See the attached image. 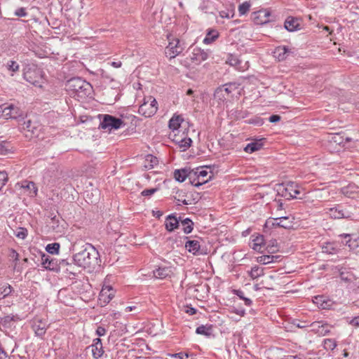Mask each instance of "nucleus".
Returning a JSON list of instances; mask_svg holds the SVG:
<instances>
[{
	"mask_svg": "<svg viewBox=\"0 0 359 359\" xmlns=\"http://www.w3.org/2000/svg\"><path fill=\"white\" fill-rule=\"evenodd\" d=\"M75 264L89 271L95 269L99 266V253L90 244L88 245L84 250L75 254L73 257Z\"/></svg>",
	"mask_w": 359,
	"mask_h": 359,
	"instance_id": "obj_1",
	"label": "nucleus"
},
{
	"mask_svg": "<svg viewBox=\"0 0 359 359\" xmlns=\"http://www.w3.org/2000/svg\"><path fill=\"white\" fill-rule=\"evenodd\" d=\"M65 88L70 95L83 99L90 94L92 86L80 77H74L67 81Z\"/></svg>",
	"mask_w": 359,
	"mask_h": 359,
	"instance_id": "obj_2",
	"label": "nucleus"
},
{
	"mask_svg": "<svg viewBox=\"0 0 359 359\" xmlns=\"http://www.w3.org/2000/svg\"><path fill=\"white\" fill-rule=\"evenodd\" d=\"M99 118L100 120L99 128L109 132L119 129L126 125L122 119L109 114H100Z\"/></svg>",
	"mask_w": 359,
	"mask_h": 359,
	"instance_id": "obj_3",
	"label": "nucleus"
},
{
	"mask_svg": "<svg viewBox=\"0 0 359 359\" xmlns=\"http://www.w3.org/2000/svg\"><path fill=\"white\" fill-rule=\"evenodd\" d=\"M24 79L34 86L41 87L43 83V72L36 66L28 67L25 69Z\"/></svg>",
	"mask_w": 359,
	"mask_h": 359,
	"instance_id": "obj_4",
	"label": "nucleus"
},
{
	"mask_svg": "<svg viewBox=\"0 0 359 359\" xmlns=\"http://www.w3.org/2000/svg\"><path fill=\"white\" fill-rule=\"evenodd\" d=\"M157 110V101L154 97L149 96L144 98V102L139 107L138 112L145 117H151L156 113Z\"/></svg>",
	"mask_w": 359,
	"mask_h": 359,
	"instance_id": "obj_5",
	"label": "nucleus"
},
{
	"mask_svg": "<svg viewBox=\"0 0 359 359\" xmlns=\"http://www.w3.org/2000/svg\"><path fill=\"white\" fill-rule=\"evenodd\" d=\"M238 88L236 83H229L218 87L214 93V98L221 102H224L233 91Z\"/></svg>",
	"mask_w": 359,
	"mask_h": 359,
	"instance_id": "obj_6",
	"label": "nucleus"
},
{
	"mask_svg": "<svg viewBox=\"0 0 359 359\" xmlns=\"http://www.w3.org/2000/svg\"><path fill=\"white\" fill-rule=\"evenodd\" d=\"M168 39L170 41L165 47V53L170 59H172L183 51L184 47L180 44L178 39L175 38L170 41V36H168Z\"/></svg>",
	"mask_w": 359,
	"mask_h": 359,
	"instance_id": "obj_7",
	"label": "nucleus"
},
{
	"mask_svg": "<svg viewBox=\"0 0 359 359\" xmlns=\"http://www.w3.org/2000/svg\"><path fill=\"white\" fill-rule=\"evenodd\" d=\"M191 170L192 173L195 175L191 179V184L194 187H199L208 182L211 179V176L208 178H205L208 176V172L203 168H197L195 170Z\"/></svg>",
	"mask_w": 359,
	"mask_h": 359,
	"instance_id": "obj_8",
	"label": "nucleus"
},
{
	"mask_svg": "<svg viewBox=\"0 0 359 359\" xmlns=\"http://www.w3.org/2000/svg\"><path fill=\"white\" fill-rule=\"evenodd\" d=\"M190 50L191 51L189 57L191 61L196 65L200 64L208 57V53L198 47H191Z\"/></svg>",
	"mask_w": 359,
	"mask_h": 359,
	"instance_id": "obj_9",
	"label": "nucleus"
},
{
	"mask_svg": "<svg viewBox=\"0 0 359 359\" xmlns=\"http://www.w3.org/2000/svg\"><path fill=\"white\" fill-rule=\"evenodd\" d=\"M48 327V322L45 319L34 318L32 321V327L36 336L43 337Z\"/></svg>",
	"mask_w": 359,
	"mask_h": 359,
	"instance_id": "obj_10",
	"label": "nucleus"
},
{
	"mask_svg": "<svg viewBox=\"0 0 359 359\" xmlns=\"http://www.w3.org/2000/svg\"><path fill=\"white\" fill-rule=\"evenodd\" d=\"M299 194V189L297 188V184L293 182L288 183L286 187L283 188L281 193V195L287 199L297 198Z\"/></svg>",
	"mask_w": 359,
	"mask_h": 359,
	"instance_id": "obj_11",
	"label": "nucleus"
},
{
	"mask_svg": "<svg viewBox=\"0 0 359 359\" xmlns=\"http://www.w3.org/2000/svg\"><path fill=\"white\" fill-rule=\"evenodd\" d=\"M2 112L4 116L9 118L15 119L23 116L22 111L14 104H9L5 107Z\"/></svg>",
	"mask_w": 359,
	"mask_h": 359,
	"instance_id": "obj_12",
	"label": "nucleus"
},
{
	"mask_svg": "<svg viewBox=\"0 0 359 359\" xmlns=\"http://www.w3.org/2000/svg\"><path fill=\"white\" fill-rule=\"evenodd\" d=\"M194 174L192 173V170L187 168H182L175 170L174 172V178L180 182H184L188 178L191 184V179L194 177Z\"/></svg>",
	"mask_w": 359,
	"mask_h": 359,
	"instance_id": "obj_13",
	"label": "nucleus"
},
{
	"mask_svg": "<svg viewBox=\"0 0 359 359\" xmlns=\"http://www.w3.org/2000/svg\"><path fill=\"white\" fill-rule=\"evenodd\" d=\"M41 264L46 269L50 271L57 270V262L55 259L51 258L45 253L41 254Z\"/></svg>",
	"mask_w": 359,
	"mask_h": 359,
	"instance_id": "obj_14",
	"label": "nucleus"
},
{
	"mask_svg": "<svg viewBox=\"0 0 359 359\" xmlns=\"http://www.w3.org/2000/svg\"><path fill=\"white\" fill-rule=\"evenodd\" d=\"M90 347L91 348L93 358L98 359L103 355L104 351L103 350L102 341L100 338L95 339L93 344Z\"/></svg>",
	"mask_w": 359,
	"mask_h": 359,
	"instance_id": "obj_15",
	"label": "nucleus"
},
{
	"mask_svg": "<svg viewBox=\"0 0 359 359\" xmlns=\"http://www.w3.org/2000/svg\"><path fill=\"white\" fill-rule=\"evenodd\" d=\"M185 248L194 255H203L200 243L196 240H189L185 243Z\"/></svg>",
	"mask_w": 359,
	"mask_h": 359,
	"instance_id": "obj_16",
	"label": "nucleus"
},
{
	"mask_svg": "<svg viewBox=\"0 0 359 359\" xmlns=\"http://www.w3.org/2000/svg\"><path fill=\"white\" fill-rule=\"evenodd\" d=\"M284 27L289 32H294L301 29V23L298 18L289 16L285 21Z\"/></svg>",
	"mask_w": 359,
	"mask_h": 359,
	"instance_id": "obj_17",
	"label": "nucleus"
},
{
	"mask_svg": "<svg viewBox=\"0 0 359 359\" xmlns=\"http://www.w3.org/2000/svg\"><path fill=\"white\" fill-rule=\"evenodd\" d=\"M180 217L177 219L174 214L167 216L165 226L167 231L171 232L175 229L178 228Z\"/></svg>",
	"mask_w": 359,
	"mask_h": 359,
	"instance_id": "obj_18",
	"label": "nucleus"
},
{
	"mask_svg": "<svg viewBox=\"0 0 359 359\" xmlns=\"http://www.w3.org/2000/svg\"><path fill=\"white\" fill-rule=\"evenodd\" d=\"M291 51L286 46H278L273 51V56L279 61L285 60Z\"/></svg>",
	"mask_w": 359,
	"mask_h": 359,
	"instance_id": "obj_19",
	"label": "nucleus"
},
{
	"mask_svg": "<svg viewBox=\"0 0 359 359\" xmlns=\"http://www.w3.org/2000/svg\"><path fill=\"white\" fill-rule=\"evenodd\" d=\"M316 304H319L323 309H332L334 302L325 296H318L316 297Z\"/></svg>",
	"mask_w": 359,
	"mask_h": 359,
	"instance_id": "obj_20",
	"label": "nucleus"
},
{
	"mask_svg": "<svg viewBox=\"0 0 359 359\" xmlns=\"http://www.w3.org/2000/svg\"><path fill=\"white\" fill-rule=\"evenodd\" d=\"M294 218H290L287 216H281L278 218L275 219L277 222L276 223H273V225H276L280 227H283L285 229L290 228L292 226V219Z\"/></svg>",
	"mask_w": 359,
	"mask_h": 359,
	"instance_id": "obj_21",
	"label": "nucleus"
},
{
	"mask_svg": "<svg viewBox=\"0 0 359 359\" xmlns=\"http://www.w3.org/2000/svg\"><path fill=\"white\" fill-rule=\"evenodd\" d=\"M113 290L111 287H106L102 288L100 294V300H102L104 303L107 304L110 302L114 297Z\"/></svg>",
	"mask_w": 359,
	"mask_h": 359,
	"instance_id": "obj_22",
	"label": "nucleus"
},
{
	"mask_svg": "<svg viewBox=\"0 0 359 359\" xmlns=\"http://www.w3.org/2000/svg\"><path fill=\"white\" fill-rule=\"evenodd\" d=\"M265 245L264 238L262 235H258L252 239V249L257 252H262V248Z\"/></svg>",
	"mask_w": 359,
	"mask_h": 359,
	"instance_id": "obj_23",
	"label": "nucleus"
},
{
	"mask_svg": "<svg viewBox=\"0 0 359 359\" xmlns=\"http://www.w3.org/2000/svg\"><path fill=\"white\" fill-rule=\"evenodd\" d=\"M351 139L350 137H346L341 135V133L333 134L329 141L330 143H334L338 145H344L346 142H350Z\"/></svg>",
	"mask_w": 359,
	"mask_h": 359,
	"instance_id": "obj_24",
	"label": "nucleus"
},
{
	"mask_svg": "<svg viewBox=\"0 0 359 359\" xmlns=\"http://www.w3.org/2000/svg\"><path fill=\"white\" fill-rule=\"evenodd\" d=\"M183 121L184 119L182 116L174 114L169 121L168 126L172 130H177Z\"/></svg>",
	"mask_w": 359,
	"mask_h": 359,
	"instance_id": "obj_25",
	"label": "nucleus"
},
{
	"mask_svg": "<svg viewBox=\"0 0 359 359\" xmlns=\"http://www.w3.org/2000/svg\"><path fill=\"white\" fill-rule=\"evenodd\" d=\"M158 163V160L156 156L151 154H148L145 157L144 167L147 170H151L154 168V166L156 165Z\"/></svg>",
	"mask_w": 359,
	"mask_h": 359,
	"instance_id": "obj_26",
	"label": "nucleus"
},
{
	"mask_svg": "<svg viewBox=\"0 0 359 359\" xmlns=\"http://www.w3.org/2000/svg\"><path fill=\"white\" fill-rule=\"evenodd\" d=\"M170 269L168 267H159L153 271L154 276L156 278L163 279L169 276Z\"/></svg>",
	"mask_w": 359,
	"mask_h": 359,
	"instance_id": "obj_27",
	"label": "nucleus"
},
{
	"mask_svg": "<svg viewBox=\"0 0 359 359\" xmlns=\"http://www.w3.org/2000/svg\"><path fill=\"white\" fill-rule=\"evenodd\" d=\"M262 146L263 144L261 142V140H257L248 144L245 147L244 150L248 153H252L254 151L259 150L262 147Z\"/></svg>",
	"mask_w": 359,
	"mask_h": 359,
	"instance_id": "obj_28",
	"label": "nucleus"
},
{
	"mask_svg": "<svg viewBox=\"0 0 359 359\" xmlns=\"http://www.w3.org/2000/svg\"><path fill=\"white\" fill-rule=\"evenodd\" d=\"M180 222H181V224L183 227L182 229L184 233L188 234L192 231L194 222L190 219L186 218L184 219H182L180 218Z\"/></svg>",
	"mask_w": 359,
	"mask_h": 359,
	"instance_id": "obj_29",
	"label": "nucleus"
},
{
	"mask_svg": "<svg viewBox=\"0 0 359 359\" xmlns=\"http://www.w3.org/2000/svg\"><path fill=\"white\" fill-rule=\"evenodd\" d=\"M358 187L354 184H348V186L341 189V192L344 195L349 198H353V194L357 192Z\"/></svg>",
	"mask_w": 359,
	"mask_h": 359,
	"instance_id": "obj_30",
	"label": "nucleus"
},
{
	"mask_svg": "<svg viewBox=\"0 0 359 359\" xmlns=\"http://www.w3.org/2000/svg\"><path fill=\"white\" fill-rule=\"evenodd\" d=\"M22 187L28 189L31 196H36L38 189L34 182L25 181L22 183Z\"/></svg>",
	"mask_w": 359,
	"mask_h": 359,
	"instance_id": "obj_31",
	"label": "nucleus"
},
{
	"mask_svg": "<svg viewBox=\"0 0 359 359\" xmlns=\"http://www.w3.org/2000/svg\"><path fill=\"white\" fill-rule=\"evenodd\" d=\"M279 257V256L274 255H262L257 257V262L262 264H268L276 262Z\"/></svg>",
	"mask_w": 359,
	"mask_h": 359,
	"instance_id": "obj_32",
	"label": "nucleus"
},
{
	"mask_svg": "<svg viewBox=\"0 0 359 359\" xmlns=\"http://www.w3.org/2000/svg\"><path fill=\"white\" fill-rule=\"evenodd\" d=\"M257 15L256 18L259 19L261 18L260 20H257V23L258 24H265L267 22H269V18L270 16V13L266 10L264 11H259L257 13H255Z\"/></svg>",
	"mask_w": 359,
	"mask_h": 359,
	"instance_id": "obj_33",
	"label": "nucleus"
},
{
	"mask_svg": "<svg viewBox=\"0 0 359 359\" xmlns=\"http://www.w3.org/2000/svg\"><path fill=\"white\" fill-rule=\"evenodd\" d=\"M196 332L198 334L209 337L212 332V325H201L196 328Z\"/></svg>",
	"mask_w": 359,
	"mask_h": 359,
	"instance_id": "obj_34",
	"label": "nucleus"
},
{
	"mask_svg": "<svg viewBox=\"0 0 359 359\" xmlns=\"http://www.w3.org/2000/svg\"><path fill=\"white\" fill-rule=\"evenodd\" d=\"M264 275V269L260 268L258 266H255L251 269L249 272V276L252 279H256Z\"/></svg>",
	"mask_w": 359,
	"mask_h": 359,
	"instance_id": "obj_35",
	"label": "nucleus"
},
{
	"mask_svg": "<svg viewBox=\"0 0 359 359\" xmlns=\"http://www.w3.org/2000/svg\"><path fill=\"white\" fill-rule=\"evenodd\" d=\"M330 215L334 219H340L345 217L344 210L340 207L332 208L330 209Z\"/></svg>",
	"mask_w": 359,
	"mask_h": 359,
	"instance_id": "obj_36",
	"label": "nucleus"
},
{
	"mask_svg": "<svg viewBox=\"0 0 359 359\" xmlns=\"http://www.w3.org/2000/svg\"><path fill=\"white\" fill-rule=\"evenodd\" d=\"M13 290V287L8 283L0 285V296L5 298L8 296Z\"/></svg>",
	"mask_w": 359,
	"mask_h": 359,
	"instance_id": "obj_37",
	"label": "nucleus"
},
{
	"mask_svg": "<svg viewBox=\"0 0 359 359\" xmlns=\"http://www.w3.org/2000/svg\"><path fill=\"white\" fill-rule=\"evenodd\" d=\"M340 236L344 238V240L341 241V243L345 245H347L350 250H353L354 248L358 245L356 241H352L351 239L350 235L346 234L344 236L341 235Z\"/></svg>",
	"mask_w": 359,
	"mask_h": 359,
	"instance_id": "obj_38",
	"label": "nucleus"
},
{
	"mask_svg": "<svg viewBox=\"0 0 359 359\" xmlns=\"http://www.w3.org/2000/svg\"><path fill=\"white\" fill-rule=\"evenodd\" d=\"M18 319V318L15 316H6L2 318L1 323L4 326L10 327Z\"/></svg>",
	"mask_w": 359,
	"mask_h": 359,
	"instance_id": "obj_39",
	"label": "nucleus"
},
{
	"mask_svg": "<svg viewBox=\"0 0 359 359\" xmlns=\"http://www.w3.org/2000/svg\"><path fill=\"white\" fill-rule=\"evenodd\" d=\"M218 37V33L215 30L210 31L205 39H203V42L205 44H209L214 41Z\"/></svg>",
	"mask_w": 359,
	"mask_h": 359,
	"instance_id": "obj_40",
	"label": "nucleus"
},
{
	"mask_svg": "<svg viewBox=\"0 0 359 359\" xmlns=\"http://www.w3.org/2000/svg\"><path fill=\"white\" fill-rule=\"evenodd\" d=\"M324 348L326 350H334L337 346V341L333 339H325L323 341Z\"/></svg>",
	"mask_w": 359,
	"mask_h": 359,
	"instance_id": "obj_41",
	"label": "nucleus"
},
{
	"mask_svg": "<svg viewBox=\"0 0 359 359\" xmlns=\"http://www.w3.org/2000/svg\"><path fill=\"white\" fill-rule=\"evenodd\" d=\"M332 326L326 323H322L320 330H318V334L325 336L330 332Z\"/></svg>",
	"mask_w": 359,
	"mask_h": 359,
	"instance_id": "obj_42",
	"label": "nucleus"
},
{
	"mask_svg": "<svg viewBox=\"0 0 359 359\" xmlns=\"http://www.w3.org/2000/svg\"><path fill=\"white\" fill-rule=\"evenodd\" d=\"M60 249V244L57 243H54L51 244L47 245L46 250L48 253L52 255L57 254Z\"/></svg>",
	"mask_w": 359,
	"mask_h": 359,
	"instance_id": "obj_43",
	"label": "nucleus"
},
{
	"mask_svg": "<svg viewBox=\"0 0 359 359\" xmlns=\"http://www.w3.org/2000/svg\"><path fill=\"white\" fill-rule=\"evenodd\" d=\"M250 4L248 1H245L240 4L238 6V12L240 15H245L250 10Z\"/></svg>",
	"mask_w": 359,
	"mask_h": 359,
	"instance_id": "obj_44",
	"label": "nucleus"
},
{
	"mask_svg": "<svg viewBox=\"0 0 359 359\" xmlns=\"http://www.w3.org/2000/svg\"><path fill=\"white\" fill-rule=\"evenodd\" d=\"M22 129L27 130V131L32 132L33 134H34L35 130H36V127L33 125L30 120H28L25 121L22 124Z\"/></svg>",
	"mask_w": 359,
	"mask_h": 359,
	"instance_id": "obj_45",
	"label": "nucleus"
},
{
	"mask_svg": "<svg viewBox=\"0 0 359 359\" xmlns=\"http://www.w3.org/2000/svg\"><path fill=\"white\" fill-rule=\"evenodd\" d=\"M235 294L241 299H243L246 306H250L252 303V300L244 296V292L242 290H235Z\"/></svg>",
	"mask_w": 359,
	"mask_h": 359,
	"instance_id": "obj_46",
	"label": "nucleus"
},
{
	"mask_svg": "<svg viewBox=\"0 0 359 359\" xmlns=\"http://www.w3.org/2000/svg\"><path fill=\"white\" fill-rule=\"evenodd\" d=\"M192 142V140L191 138H184L182 139L180 141H179V146L180 148H183L184 150L188 149Z\"/></svg>",
	"mask_w": 359,
	"mask_h": 359,
	"instance_id": "obj_47",
	"label": "nucleus"
},
{
	"mask_svg": "<svg viewBox=\"0 0 359 359\" xmlns=\"http://www.w3.org/2000/svg\"><path fill=\"white\" fill-rule=\"evenodd\" d=\"M6 67L9 71L16 72L19 70L20 67L15 61L10 60L7 62Z\"/></svg>",
	"mask_w": 359,
	"mask_h": 359,
	"instance_id": "obj_48",
	"label": "nucleus"
},
{
	"mask_svg": "<svg viewBox=\"0 0 359 359\" xmlns=\"http://www.w3.org/2000/svg\"><path fill=\"white\" fill-rule=\"evenodd\" d=\"M69 266H70V268H74V265L73 264L69 263L66 259H62L59 263H57V267L60 269L62 268L65 270V269Z\"/></svg>",
	"mask_w": 359,
	"mask_h": 359,
	"instance_id": "obj_49",
	"label": "nucleus"
},
{
	"mask_svg": "<svg viewBox=\"0 0 359 359\" xmlns=\"http://www.w3.org/2000/svg\"><path fill=\"white\" fill-rule=\"evenodd\" d=\"M16 237L25 239L27 236V230L25 228H20L15 233Z\"/></svg>",
	"mask_w": 359,
	"mask_h": 359,
	"instance_id": "obj_50",
	"label": "nucleus"
},
{
	"mask_svg": "<svg viewBox=\"0 0 359 359\" xmlns=\"http://www.w3.org/2000/svg\"><path fill=\"white\" fill-rule=\"evenodd\" d=\"M8 256L11 259L15 262V265H16L19 260V254L14 249H11L9 250Z\"/></svg>",
	"mask_w": 359,
	"mask_h": 359,
	"instance_id": "obj_51",
	"label": "nucleus"
},
{
	"mask_svg": "<svg viewBox=\"0 0 359 359\" xmlns=\"http://www.w3.org/2000/svg\"><path fill=\"white\" fill-rule=\"evenodd\" d=\"M7 181V173L6 172H0V189L6 184Z\"/></svg>",
	"mask_w": 359,
	"mask_h": 359,
	"instance_id": "obj_52",
	"label": "nucleus"
},
{
	"mask_svg": "<svg viewBox=\"0 0 359 359\" xmlns=\"http://www.w3.org/2000/svg\"><path fill=\"white\" fill-rule=\"evenodd\" d=\"M158 191V188L147 189L141 192V195L143 196H150L155 194Z\"/></svg>",
	"mask_w": 359,
	"mask_h": 359,
	"instance_id": "obj_53",
	"label": "nucleus"
},
{
	"mask_svg": "<svg viewBox=\"0 0 359 359\" xmlns=\"http://www.w3.org/2000/svg\"><path fill=\"white\" fill-rule=\"evenodd\" d=\"M15 15L18 17H25L27 15V13L25 8H19L15 11Z\"/></svg>",
	"mask_w": 359,
	"mask_h": 359,
	"instance_id": "obj_54",
	"label": "nucleus"
},
{
	"mask_svg": "<svg viewBox=\"0 0 359 359\" xmlns=\"http://www.w3.org/2000/svg\"><path fill=\"white\" fill-rule=\"evenodd\" d=\"M323 322H314L311 324V327L313 331L318 334V330H320V325Z\"/></svg>",
	"mask_w": 359,
	"mask_h": 359,
	"instance_id": "obj_55",
	"label": "nucleus"
},
{
	"mask_svg": "<svg viewBox=\"0 0 359 359\" xmlns=\"http://www.w3.org/2000/svg\"><path fill=\"white\" fill-rule=\"evenodd\" d=\"M172 357H173L176 359H185V358H188L189 357V355L188 353H178L172 354Z\"/></svg>",
	"mask_w": 359,
	"mask_h": 359,
	"instance_id": "obj_56",
	"label": "nucleus"
},
{
	"mask_svg": "<svg viewBox=\"0 0 359 359\" xmlns=\"http://www.w3.org/2000/svg\"><path fill=\"white\" fill-rule=\"evenodd\" d=\"M219 14L222 18L229 19V18H233V14L230 15V13L228 11H219Z\"/></svg>",
	"mask_w": 359,
	"mask_h": 359,
	"instance_id": "obj_57",
	"label": "nucleus"
},
{
	"mask_svg": "<svg viewBox=\"0 0 359 359\" xmlns=\"http://www.w3.org/2000/svg\"><path fill=\"white\" fill-rule=\"evenodd\" d=\"M106 334V330L102 326H99L96 330V334L99 337L104 336Z\"/></svg>",
	"mask_w": 359,
	"mask_h": 359,
	"instance_id": "obj_58",
	"label": "nucleus"
},
{
	"mask_svg": "<svg viewBox=\"0 0 359 359\" xmlns=\"http://www.w3.org/2000/svg\"><path fill=\"white\" fill-rule=\"evenodd\" d=\"M276 248H277V245H275L273 243L271 245H268L266 248L267 251L270 253H274L276 251H277L278 250Z\"/></svg>",
	"mask_w": 359,
	"mask_h": 359,
	"instance_id": "obj_59",
	"label": "nucleus"
},
{
	"mask_svg": "<svg viewBox=\"0 0 359 359\" xmlns=\"http://www.w3.org/2000/svg\"><path fill=\"white\" fill-rule=\"evenodd\" d=\"M65 272L67 273H69V275H72L73 276H76V273H77L76 270H75V267L74 268H70V266L67 267L65 269Z\"/></svg>",
	"mask_w": 359,
	"mask_h": 359,
	"instance_id": "obj_60",
	"label": "nucleus"
},
{
	"mask_svg": "<svg viewBox=\"0 0 359 359\" xmlns=\"http://www.w3.org/2000/svg\"><path fill=\"white\" fill-rule=\"evenodd\" d=\"M280 120V116L279 115H272L269 117V121L271 123H277Z\"/></svg>",
	"mask_w": 359,
	"mask_h": 359,
	"instance_id": "obj_61",
	"label": "nucleus"
},
{
	"mask_svg": "<svg viewBox=\"0 0 359 359\" xmlns=\"http://www.w3.org/2000/svg\"><path fill=\"white\" fill-rule=\"evenodd\" d=\"M350 324L353 325V326L358 327L359 326V316L353 318L350 321Z\"/></svg>",
	"mask_w": 359,
	"mask_h": 359,
	"instance_id": "obj_62",
	"label": "nucleus"
},
{
	"mask_svg": "<svg viewBox=\"0 0 359 359\" xmlns=\"http://www.w3.org/2000/svg\"><path fill=\"white\" fill-rule=\"evenodd\" d=\"M0 359H10L7 353L0 346Z\"/></svg>",
	"mask_w": 359,
	"mask_h": 359,
	"instance_id": "obj_63",
	"label": "nucleus"
},
{
	"mask_svg": "<svg viewBox=\"0 0 359 359\" xmlns=\"http://www.w3.org/2000/svg\"><path fill=\"white\" fill-rule=\"evenodd\" d=\"M340 277H341V279L344 280L345 282H348V281L351 280V276H349V275L345 276V274L344 273H341Z\"/></svg>",
	"mask_w": 359,
	"mask_h": 359,
	"instance_id": "obj_64",
	"label": "nucleus"
}]
</instances>
